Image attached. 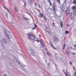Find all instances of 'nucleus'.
Masks as SVG:
<instances>
[{"label": "nucleus", "mask_w": 76, "mask_h": 76, "mask_svg": "<svg viewBox=\"0 0 76 76\" xmlns=\"http://www.w3.org/2000/svg\"><path fill=\"white\" fill-rule=\"evenodd\" d=\"M4 33L5 35L10 39L12 38V35H10V33L9 31L7 30H4Z\"/></svg>", "instance_id": "nucleus-1"}, {"label": "nucleus", "mask_w": 76, "mask_h": 76, "mask_svg": "<svg viewBox=\"0 0 76 76\" xmlns=\"http://www.w3.org/2000/svg\"><path fill=\"white\" fill-rule=\"evenodd\" d=\"M1 41L5 44H7L9 43V41L7 39H6L4 37L2 38L1 39Z\"/></svg>", "instance_id": "nucleus-2"}, {"label": "nucleus", "mask_w": 76, "mask_h": 76, "mask_svg": "<svg viewBox=\"0 0 76 76\" xmlns=\"http://www.w3.org/2000/svg\"><path fill=\"white\" fill-rule=\"evenodd\" d=\"M28 37L30 40H34L35 39V37L32 34H29L28 35Z\"/></svg>", "instance_id": "nucleus-3"}, {"label": "nucleus", "mask_w": 76, "mask_h": 76, "mask_svg": "<svg viewBox=\"0 0 76 76\" xmlns=\"http://www.w3.org/2000/svg\"><path fill=\"white\" fill-rule=\"evenodd\" d=\"M66 12H67V14H68L69 15L70 17L72 16L73 14L72 13H69V9L68 8L66 9Z\"/></svg>", "instance_id": "nucleus-4"}, {"label": "nucleus", "mask_w": 76, "mask_h": 76, "mask_svg": "<svg viewBox=\"0 0 76 76\" xmlns=\"http://www.w3.org/2000/svg\"><path fill=\"white\" fill-rule=\"evenodd\" d=\"M54 40L55 41H56V42H58V41H59V39L57 38V37H54Z\"/></svg>", "instance_id": "nucleus-5"}, {"label": "nucleus", "mask_w": 76, "mask_h": 76, "mask_svg": "<svg viewBox=\"0 0 76 76\" xmlns=\"http://www.w3.org/2000/svg\"><path fill=\"white\" fill-rule=\"evenodd\" d=\"M50 45H51V47L52 48H54V49H55V50H56V48L54 47V46L53 45V43H52V42H51V41H50Z\"/></svg>", "instance_id": "nucleus-6"}, {"label": "nucleus", "mask_w": 76, "mask_h": 76, "mask_svg": "<svg viewBox=\"0 0 76 76\" xmlns=\"http://www.w3.org/2000/svg\"><path fill=\"white\" fill-rule=\"evenodd\" d=\"M39 42H40V43L42 45V46H43V47H45V45L44 44V42H43V41L41 40H40Z\"/></svg>", "instance_id": "nucleus-7"}, {"label": "nucleus", "mask_w": 76, "mask_h": 76, "mask_svg": "<svg viewBox=\"0 0 76 76\" xmlns=\"http://www.w3.org/2000/svg\"><path fill=\"white\" fill-rule=\"evenodd\" d=\"M66 52L67 54V55H70V54H72V53L70 51H68V50H66Z\"/></svg>", "instance_id": "nucleus-8"}, {"label": "nucleus", "mask_w": 76, "mask_h": 76, "mask_svg": "<svg viewBox=\"0 0 76 76\" xmlns=\"http://www.w3.org/2000/svg\"><path fill=\"white\" fill-rule=\"evenodd\" d=\"M31 54H32L34 56H35V53H34V51L33 50H31Z\"/></svg>", "instance_id": "nucleus-9"}, {"label": "nucleus", "mask_w": 76, "mask_h": 76, "mask_svg": "<svg viewBox=\"0 0 76 76\" xmlns=\"http://www.w3.org/2000/svg\"><path fill=\"white\" fill-rule=\"evenodd\" d=\"M43 16H44L43 15V14H42V13H40V15L38 16L39 18H42Z\"/></svg>", "instance_id": "nucleus-10"}, {"label": "nucleus", "mask_w": 76, "mask_h": 76, "mask_svg": "<svg viewBox=\"0 0 76 76\" xmlns=\"http://www.w3.org/2000/svg\"><path fill=\"white\" fill-rule=\"evenodd\" d=\"M53 11L54 12H55V4H54V3H53Z\"/></svg>", "instance_id": "nucleus-11"}, {"label": "nucleus", "mask_w": 76, "mask_h": 76, "mask_svg": "<svg viewBox=\"0 0 76 76\" xmlns=\"http://www.w3.org/2000/svg\"><path fill=\"white\" fill-rule=\"evenodd\" d=\"M66 47V44L64 43L63 45V50H64Z\"/></svg>", "instance_id": "nucleus-12"}, {"label": "nucleus", "mask_w": 76, "mask_h": 76, "mask_svg": "<svg viewBox=\"0 0 76 76\" xmlns=\"http://www.w3.org/2000/svg\"><path fill=\"white\" fill-rule=\"evenodd\" d=\"M73 15L74 16H75L76 15V10H74L73 11Z\"/></svg>", "instance_id": "nucleus-13"}, {"label": "nucleus", "mask_w": 76, "mask_h": 76, "mask_svg": "<svg viewBox=\"0 0 76 76\" xmlns=\"http://www.w3.org/2000/svg\"><path fill=\"white\" fill-rule=\"evenodd\" d=\"M59 54H58L57 53H56L55 54V56H56V58H58L59 57Z\"/></svg>", "instance_id": "nucleus-14"}, {"label": "nucleus", "mask_w": 76, "mask_h": 76, "mask_svg": "<svg viewBox=\"0 0 76 76\" xmlns=\"http://www.w3.org/2000/svg\"><path fill=\"white\" fill-rule=\"evenodd\" d=\"M61 26V28H63V22L62 21H61L60 22Z\"/></svg>", "instance_id": "nucleus-15"}, {"label": "nucleus", "mask_w": 76, "mask_h": 76, "mask_svg": "<svg viewBox=\"0 0 76 76\" xmlns=\"http://www.w3.org/2000/svg\"><path fill=\"white\" fill-rule=\"evenodd\" d=\"M72 9L73 10L75 9L74 10H76V7L75 6H73L72 7Z\"/></svg>", "instance_id": "nucleus-16"}, {"label": "nucleus", "mask_w": 76, "mask_h": 76, "mask_svg": "<svg viewBox=\"0 0 76 76\" xmlns=\"http://www.w3.org/2000/svg\"><path fill=\"white\" fill-rule=\"evenodd\" d=\"M46 31H47V32H50V29L49 28H48L47 30H46Z\"/></svg>", "instance_id": "nucleus-17"}, {"label": "nucleus", "mask_w": 76, "mask_h": 76, "mask_svg": "<svg viewBox=\"0 0 76 76\" xmlns=\"http://www.w3.org/2000/svg\"><path fill=\"white\" fill-rule=\"evenodd\" d=\"M47 54H48V56H50V55H51V53H50L48 51H47Z\"/></svg>", "instance_id": "nucleus-18"}, {"label": "nucleus", "mask_w": 76, "mask_h": 76, "mask_svg": "<svg viewBox=\"0 0 76 76\" xmlns=\"http://www.w3.org/2000/svg\"><path fill=\"white\" fill-rule=\"evenodd\" d=\"M14 8H15V12H18V9H17V7H14Z\"/></svg>", "instance_id": "nucleus-19"}, {"label": "nucleus", "mask_w": 76, "mask_h": 76, "mask_svg": "<svg viewBox=\"0 0 76 76\" xmlns=\"http://www.w3.org/2000/svg\"><path fill=\"white\" fill-rule=\"evenodd\" d=\"M23 1V2H24V6H26V1Z\"/></svg>", "instance_id": "nucleus-20"}, {"label": "nucleus", "mask_w": 76, "mask_h": 76, "mask_svg": "<svg viewBox=\"0 0 76 76\" xmlns=\"http://www.w3.org/2000/svg\"><path fill=\"white\" fill-rule=\"evenodd\" d=\"M73 4H76V0H74L73 1Z\"/></svg>", "instance_id": "nucleus-21"}, {"label": "nucleus", "mask_w": 76, "mask_h": 76, "mask_svg": "<svg viewBox=\"0 0 76 76\" xmlns=\"http://www.w3.org/2000/svg\"><path fill=\"white\" fill-rule=\"evenodd\" d=\"M42 18H43V19L44 20H46V17H45V16H43Z\"/></svg>", "instance_id": "nucleus-22"}, {"label": "nucleus", "mask_w": 76, "mask_h": 76, "mask_svg": "<svg viewBox=\"0 0 76 76\" xmlns=\"http://www.w3.org/2000/svg\"><path fill=\"white\" fill-rule=\"evenodd\" d=\"M50 66L51 65H50V63H49L48 64V67H50Z\"/></svg>", "instance_id": "nucleus-23"}, {"label": "nucleus", "mask_w": 76, "mask_h": 76, "mask_svg": "<svg viewBox=\"0 0 76 76\" xmlns=\"http://www.w3.org/2000/svg\"><path fill=\"white\" fill-rule=\"evenodd\" d=\"M69 32L68 31H65V33L66 34H69Z\"/></svg>", "instance_id": "nucleus-24"}, {"label": "nucleus", "mask_w": 76, "mask_h": 76, "mask_svg": "<svg viewBox=\"0 0 76 76\" xmlns=\"http://www.w3.org/2000/svg\"><path fill=\"white\" fill-rule=\"evenodd\" d=\"M70 17L71 18V19H72V20H73L74 19V18H73V16H71V17Z\"/></svg>", "instance_id": "nucleus-25"}, {"label": "nucleus", "mask_w": 76, "mask_h": 76, "mask_svg": "<svg viewBox=\"0 0 76 76\" xmlns=\"http://www.w3.org/2000/svg\"><path fill=\"white\" fill-rule=\"evenodd\" d=\"M57 1L58 3H60V0H57Z\"/></svg>", "instance_id": "nucleus-26"}, {"label": "nucleus", "mask_w": 76, "mask_h": 76, "mask_svg": "<svg viewBox=\"0 0 76 76\" xmlns=\"http://www.w3.org/2000/svg\"><path fill=\"white\" fill-rule=\"evenodd\" d=\"M3 7H4V8L5 9H6V10H9V9H8V8H6V7H5L3 6Z\"/></svg>", "instance_id": "nucleus-27"}, {"label": "nucleus", "mask_w": 76, "mask_h": 76, "mask_svg": "<svg viewBox=\"0 0 76 76\" xmlns=\"http://www.w3.org/2000/svg\"><path fill=\"white\" fill-rule=\"evenodd\" d=\"M24 19H25V20H28V19H27V18H24Z\"/></svg>", "instance_id": "nucleus-28"}, {"label": "nucleus", "mask_w": 76, "mask_h": 76, "mask_svg": "<svg viewBox=\"0 0 76 76\" xmlns=\"http://www.w3.org/2000/svg\"><path fill=\"white\" fill-rule=\"evenodd\" d=\"M72 61H69V63H70V64H71V65H72Z\"/></svg>", "instance_id": "nucleus-29"}, {"label": "nucleus", "mask_w": 76, "mask_h": 76, "mask_svg": "<svg viewBox=\"0 0 76 76\" xmlns=\"http://www.w3.org/2000/svg\"><path fill=\"white\" fill-rule=\"evenodd\" d=\"M28 1L29 3H31V0H28Z\"/></svg>", "instance_id": "nucleus-30"}, {"label": "nucleus", "mask_w": 76, "mask_h": 76, "mask_svg": "<svg viewBox=\"0 0 76 76\" xmlns=\"http://www.w3.org/2000/svg\"><path fill=\"white\" fill-rule=\"evenodd\" d=\"M34 5L35 6H37V3L35 2L34 3Z\"/></svg>", "instance_id": "nucleus-31"}, {"label": "nucleus", "mask_w": 76, "mask_h": 76, "mask_svg": "<svg viewBox=\"0 0 76 76\" xmlns=\"http://www.w3.org/2000/svg\"><path fill=\"white\" fill-rule=\"evenodd\" d=\"M52 25L53 26H54V25H55V23H53Z\"/></svg>", "instance_id": "nucleus-32"}, {"label": "nucleus", "mask_w": 76, "mask_h": 76, "mask_svg": "<svg viewBox=\"0 0 76 76\" xmlns=\"http://www.w3.org/2000/svg\"><path fill=\"white\" fill-rule=\"evenodd\" d=\"M37 24H34V27L35 28H36V27H37Z\"/></svg>", "instance_id": "nucleus-33"}, {"label": "nucleus", "mask_w": 76, "mask_h": 76, "mask_svg": "<svg viewBox=\"0 0 76 76\" xmlns=\"http://www.w3.org/2000/svg\"><path fill=\"white\" fill-rule=\"evenodd\" d=\"M72 55H73V56H74L75 55V53L74 52H73L72 53Z\"/></svg>", "instance_id": "nucleus-34"}, {"label": "nucleus", "mask_w": 76, "mask_h": 76, "mask_svg": "<svg viewBox=\"0 0 76 76\" xmlns=\"http://www.w3.org/2000/svg\"><path fill=\"white\" fill-rule=\"evenodd\" d=\"M4 76H7V74H5L4 75Z\"/></svg>", "instance_id": "nucleus-35"}, {"label": "nucleus", "mask_w": 76, "mask_h": 76, "mask_svg": "<svg viewBox=\"0 0 76 76\" xmlns=\"http://www.w3.org/2000/svg\"><path fill=\"white\" fill-rule=\"evenodd\" d=\"M49 3H50V6H51L52 4H51V2H50Z\"/></svg>", "instance_id": "nucleus-36"}, {"label": "nucleus", "mask_w": 76, "mask_h": 76, "mask_svg": "<svg viewBox=\"0 0 76 76\" xmlns=\"http://www.w3.org/2000/svg\"><path fill=\"white\" fill-rule=\"evenodd\" d=\"M64 61H63V60H62L61 59V62H63Z\"/></svg>", "instance_id": "nucleus-37"}, {"label": "nucleus", "mask_w": 76, "mask_h": 76, "mask_svg": "<svg viewBox=\"0 0 76 76\" xmlns=\"http://www.w3.org/2000/svg\"><path fill=\"white\" fill-rule=\"evenodd\" d=\"M48 2H49V3H50V2H51V1H50V0H48Z\"/></svg>", "instance_id": "nucleus-38"}, {"label": "nucleus", "mask_w": 76, "mask_h": 76, "mask_svg": "<svg viewBox=\"0 0 76 76\" xmlns=\"http://www.w3.org/2000/svg\"><path fill=\"white\" fill-rule=\"evenodd\" d=\"M36 28L35 27H34V28H33L32 29L33 30H34V29H36Z\"/></svg>", "instance_id": "nucleus-39"}, {"label": "nucleus", "mask_w": 76, "mask_h": 76, "mask_svg": "<svg viewBox=\"0 0 76 76\" xmlns=\"http://www.w3.org/2000/svg\"><path fill=\"white\" fill-rule=\"evenodd\" d=\"M74 46L75 48H76V44H75Z\"/></svg>", "instance_id": "nucleus-40"}, {"label": "nucleus", "mask_w": 76, "mask_h": 76, "mask_svg": "<svg viewBox=\"0 0 76 76\" xmlns=\"http://www.w3.org/2000/svg\"><path fill=\"white\" fill-rule=\"evenodd\" d=\"M73 68V69H74V70H76V69H75V67H74Z\"/></svg>", "instance_id": "nucleus-41"}, {"label": "nucleus", "mask_w": 76, "mask_h": 76, "mask_svg": "<svg viewBox=\"0 0 76 76\" xmlns=\"http://www.w3.org/2000/svg\"><path fill=\"white\" fill-rule=\"evenodd\" d=\"M63 71L64 72V73H65V71H64V69H63Z\"/></svg>", "instance_id": "nucleus-42"}, {"label": "nucleus", "mask_w": 76, "mask_h": 76, "mask_svg": "<svg viewBox=\"0 0 76 76\" xmlns=\"http://www.w3.org/2000/svg\"><path fill=\"white\" fill-rule=\"evenodd\" d=\"M64 73H65L66 76H67V74H66V72Z\"/></svg>", "instance_id": "nucleus-43"}, {"label": "nucleus", "mask_w": 76, "mask_h": 76, "mask_svg": "<svg viewBox=\"0 0 76 76\" xmlns=\"http://www.w3.org/2000/svg\"><path fill=\"white\" fill-rule=\"evenodd\" d=\"M6 17H7V15H6Z\"/></svg>", "instance_id": "nucleus-44"}, {"label": "nucleus", "mask_w": 76, "mask_h": 76, "mask_svg": "<svg viewBox=\"0 0 76 76\" xmlns=\"http://www.w3.org/2000/svg\"><path fill=\"white\" fill-rule=\"evenodd\" d=\"M67 26L68 27L69 26V24H67Z\"/></svg>", "instance_id": "nucleus-45"}, {"label": "nucleus", "mask_w": 76, "mask_h": 76, "mask_svg": "<svg viewBox=\"0 0 76 76\" xmlns=\"http://www.w3.org/2000/svg\"><path fill=\"white\" fill-rule=\"evenodd\" d=\"M12 24V26H13V23H12L11 24Z\"/></svg>", "instance_id": "nucleus-46"}, {"label": "nucleus", "mask_w": 76, "mask_h": 76, "mask_svg": "<svg viewBox=\"0 0 76 76\" xmlns=\"http://www.w3.org/2000/svg\"><path fill=\"white\" fill-rule=\"evenodd\" d=\"M7 11H8L9 13H10V11H9V10H7Z\"/></svg>", "instance_id": "nucleus-47"}, {"label": "nucleus", "mask_w": 76, "mask_h": 76, "mask_svg": "<svg viewBox=\"0 0 76 76\" xmlns=\"http://www.w3.org/2000/svg\"><path fill=\"white\" fill-rule=\"evenodd\" d=\"M37 42H39V40H37Z\"/></svg>", "instance_id": "nucleus-48"}, {"label": "nucleus", "mask_w": 76, "mask_h": 76, "mask_svg": "<svg viewBox=\"0 0 76 76\" xmlns=\"http://www.w3.org/2000/svg\"><path fill=\"white\" fill-rule=\"evenodd\" d=\"M18 63H19V64H20V63L19 62H18Z\"/></svg>", "instance_id": "nucleus-49"}, {"label": "nucleus", "mask_w": 76, "mask_h": 76, "mask_svg": "<svg viewBox=\"0 0 76 76\" xmlns=\"http://www.w3.org/2000/svg\"><path fill=\"white\" fill-rule=\"evenodd\" d=\"M11 23V24H12V23H13L12 22H11V23Z\"/></svg>", "instance_id": "nucleus-50"}, {"label": "nucleus", "mask_w": 76, "mask_h": 76, "mask_svg": "<svg viewBox=\"0 0 76 76\" xmlns=\"http://www.w3.org/2000/svg\"><path fill=\"white\" fill-rule=\"evenodd\" d=\"M70 48L72 49V47H71Z\"/></svg>", "instance_id": "nucleus-51"}, {"label": "nucleus", "mask_w": 76, "mask_h": 76, "mask_svg": "<svg viewBox=\"0 0 76 76\" xmlns=\"http://www.w3.org/2000/svg\"><path fill=\"white\" fill-rule=\"evenodd\" d=\"M2 46H3V47H4V45H2Z\"/></svg>", "instance_id": "nucleus-52"}, {"label": "nucleus", "mask_w": 76, "mask_h": 76, "mask_svg": "<svg viewBox=\"0 0 76 76\" xmlns=\"http://www.w3.org/2000/svg\"><path fill=\"white\" fill-rule=\"evenodd\" d=\"M21 66L22 67H23V65H22Z\"/></svg>", "instance_id": "nucleus-53"}, {"label": "nucleus", "mask_w": 76, "mask_h": 76, "mask_svg": "<svg viewBox=\"0 0 76 76\" xmlns=\"http://www.w3.org/2000/svg\"><path fill=\"white\" fill-rule=\"evenodd\" d=\"M46 29H47V27H46Z\"/></svg>", "instance_id": "nucleus-54"}, {"label": "nucleus", "mask_w": 76, "mask_h": 76, "mask_svg": "<svg viewBox=\"0 0 76 76\" xmlns=\"http://www.w3.org/2000/svg\"><path fill=\"white\" fill-rule=\"evenodd\" d=\"M62 12H63V10H62Z\"/></svg>", "instance_id": "nucleus-55"}, {"label": "nucleus", "mask_w": 76, "mask_h": 76, "mask_svg": "<svg viewBox=\"0 0 76 76\" xmlns=\"http://www.w3.org/2000/svg\"><path fill=\"white\" fill-rule=\"evenodd\" d=\"M65 1H66V0H65Z\"/></svg>", "instance_id": "nucleus-56"}, {"label": "nucleus", "mask_w": 76, "mask_h": 76, "mask_svg": "<svg viewBox=\"0 0 76 76\" xmlns=\"http://www.w3.org/2000/svg\"><path fill=\"white\" fill-rule=\"evenodd\" d=\"M1 1H3V0H1Z\"/></svg>", "instance_id": "nucleus-57"}, {"label": "nucleus", "mask_w": 76, "mask_h": 76, "mask_svg": "<svg viewBox=\"0 0 76 76\" xmlns=\"http://www.w3.org/2000/svg\"><path fill=\"white\" fill-rule=\"evenodd\" d=\"M24 67H25V66H24Z\"/></svg>", "instance_id": "nucleus-58"}]
</instances>
